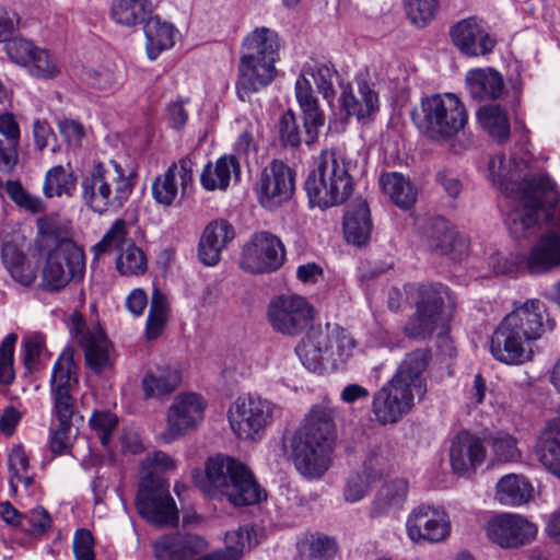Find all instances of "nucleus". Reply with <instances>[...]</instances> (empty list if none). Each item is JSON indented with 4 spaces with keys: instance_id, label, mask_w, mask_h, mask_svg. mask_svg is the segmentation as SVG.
Returning a JSON list of instances; mask_svg holds the SVG:
<instances>
[{
    "instance_id": "nucleus-24",
    "label": "nucleus",
    "mask_w": 560,
    "mask_h": 560,
    "mask_svg": "<svg viewBox=\"0 0 560 560\" xmlns=\"http://www.w3.org/2000/svg\"><path fill=\"white\" fill-rule=\"evenodd\" d=\"M487 450L483 439L467 431L457 433L451 441L448 459L453 474L470 478L485 463Z\"/></svg>"
},
{
    "instance_id": "nucleus-17",
    "label": "nucleus",
    "mask_w": 560,
    "mask_h": 560,
    "mask_svg": "<svg viewBox=\"0 0 560 560\" xmlns=\"http://www.w3.org/2000/svg\"><path fill=\"white\" fill-rule=\"evenodd\" d=\"M284 260L282 241L268 231H259L243 245L240 267L252 275L270 273L281 268Z\"/></svg>"
},
{
    "instance_id": "nucleus-35",
    "label": "nucleus",
    "mask_w": 560,
    "mask_h": 560,
    "mask_svg": "<svg viewBox=\"0 0 560 560\" xmlns=\"http://www.w3.org/2000/svg\"><path fill=\"white\" fill-rule=\"evenodd\" d=\"M534 488L523 475L503 476L495 486V499L503 505L518 506L533 498Z\"/></svg>"
},
{
    "instance_id": "nucleus-39",
    "label": "nucleus",
    "mask_w": 560,
    "mask_h": 560,
    "mask_svg": "<svg viewBox=\"0 0 560 560\" xmlns=\"http://www.w3.org/2000/svg\"><path fill=\"white\" fill-rule=\"evenodd\" d=\"M2 261L8 272L18 283L24 287L34 283L36 268L14 244H3Z\"/></svg>"
},
{
    "instance_id": "nucleus-21",
    "label": "nucleus",
    "mask_w": 560,
    "mask_h": 560,
    "mask_svg": "<svg viewBox=\"0 0 560 560\" xmlns=\"http://www.w3.org/2000/svg\"><path fill=\"white\" fill-rule=\"evenodd\" d=\"M339 105L348 117H355L359 121H365L378 112L380 96L369 71H360L352 82L342 88Z\"/></svg>"
},
{
    "instance_id": "nucleus-62",
    "label": "nucleus",
    "mask_w": 560,
    "mask_h": 560,
    "mask_svg": "<svg viewBox=\"0 0 560 560\" xmlns=\"http://www.w3.org/2000/svg\"><path fill=\"white\" fill-rule=\"evenodd\" d=\"M387 459L381 451L371 450L363 460L362 474L375 481L387 471Z\"/></svg>"
},
{
    "instance_id": "nucleus-18",
    "label": "nucleus",
    "mask_w": 560,
    "mask_h": 560,
    "mask_svg": "<svg viewBox=\"0 0 560 560\" xmlns=\"http://www.w3.org/2000/svg\"><path fill=\"white\" fill-rule=\"evenodd\" d=\"M207 401L196 393L177 395L166 412V427L160 433L162 443H172L198 428L205 418Z\"/></svg>"
},
{
    "instance_id": "nucleus-41",
    "label": "nucleus",
    "mask_w": 560,
    "mask_h": 560,
    "mask_svg": "<svg viewBox=\"0 0 560 560\" xmlns=\"http://www.w3.org/2000/svg\"><path fill=\"white\" fill-rule=\"evenodd\" d=\"M483 443L486 448H490L493 463H517L522 459L517 439L508 432L489 433L483 438Z\"/></svg>"
},
{
    "instance_id": "nucleus-5",
    "label": "nucleus",
    "mask_w": 560,
    "mask_h": 560,
    "mask_svg": "<svg viewBox=\"0 0 560 560\" xmlns=\"http://www.w3.org/2000/svg\"><path fill=\"white\" fill-rule=\"evenodd\" d=\"M280 48L278 33L266 26L255 27L243 38L235 84L241 101H247L275 81Z\"/></svg>"
},
{
    "instance_id": "nucleus-56",
    "label": "nucleus",
    "mask_w": 560,
    "mask_h": 560,
    "mask_svg": "<svg viewBox=\"0 0 560 560\" xmlns=\"http://www.w3.org/2000/svg\"><path fill=\"white\" fill-rule=\"evenodd\" d=\"M278 132L281 143L285 147L296 148L304 141L296 117L291 109L281 115L278 122Z\"/></svg>"
},
{
    "instance_id": "nucleus-57",
    "label": "nucleus",
    "mask_w": 560,
    "mask_h": 560,
    "mask_svg": "<svg viewBox=\"0 0 560 560\" xmlns=\"http://www.w3.org/2000/svg\"><path fill=\"white\" fill-rule=\"evenodd\" d=\"M488 168L491 180L506 195H512L514 188H510V185L514 186L515 184L512 183L513 175L506 166L505 156L503 154H498L492 158L489 162Z\"/></svg>"
},
{
    "instance_id": "nucleus-16",
    "label": "nucleus",
    "mask_w": 560,
    "mask_h": 560,
    "mask_svg": "<svg viewBox=\"0 0 560 560\" xmlns=\"http://www.w3.org/2000/svg\"><path fill=\"white\" fill-rule=\"evenodd\" d=\"M267 318L275 331L295 337L312 325L315 310L304 296L281 294L269 302Z\"/></svg>"
},
{
    "instance_id": "nucleus-43",
    "label": "nucleus",
    "mask_w": 560,
    "mask_h": 560,
    "mask_svg": "<svg viewBox=\"0 0 560 560\" xmlns=\"http://www.w3.org/2000/svg\"><path fill=\"white\" fill-rule=\"evenodd\" d=\"M408 483L404 479H395L382 486L371 509L373 516H378L399 508L407 498Z\"/></svg>"
},
{
    "instance_id": "nucleus-14",
    "label": "nucleus",
    "mask_w": 560,
    "mask_h": 560,
    "mask_svg": "<svg viewBox=\"0 0 560 560\" xmlns=\"http://www.w3.org/2000/svg\"><path fill=\"white\" fill-rule=\"evenodd\" d=\"M84 273V253L70 240L51 249L40 270V288L49 292L65 289L72 280H81Z\"/></svg>"
},
{
    "instance_id": "nucleus-58",
    "label": "nucleus",
    "mask_w": 560,
    "mask_h": 560,
    "mask_svg": "<svg viewBox=\"0 0 560 560\" xmlns=\"http://www.w3.org/2000/svg\"><path fill=\"white\" fill-rule=\"evenodd\" d=\"M295 100L303 113L322 109L310 80L300 74L294 84Z\"/></svg>"
},
{
    "instance_id": "nucleus-50",
    "label": "nucleus",
    "mask_w": 560,
    "mask_h": 560,
    "mask_svg": "<svg viewBox=\"0 0 560 560\" xmlns=\"http://www.w3.org/2000/svg\"><path fill=\"white\" fill-rule=\"evenodd\" d=\"M82 81L92 89L108 91L117 83L115 66L110 62L98 67L84 68Z\"/></svg>"
},
{
    "instance_id": "nucleus-63",
    "label": "nucleus",
    "mask_w": 560,
    "mask_h": 560,
    "mask_svg": "<svg viewBox=\"0 0 560 560\" xmlns=\"http://www.w3.org/2000/svg\"><path fill=\"white\" fill-rule=\"evenodd\" d=\"M141 466L144 470H148L147 474H154L155 476L176 468L174 459L161 451L149 453L141 462Z\"/></svg>"
},
{
    "instance_id": "nucleus-53",
    "label": "nucleus",
    "mask_w": 560,
    "mask_h": 560,
    "mask_svg": "<svg viewBox=\"0 0 560 560\" xmlns=\"http://www.w3.org/2000/svg\"><path fill=\"white\" fill-rule=\"evenodd\" d=\"M26 69L30 74L40 79L55 78L60 71L57 60L46 49L39 47L35 50Z\"/></svg>"
},
{
    "instance_id": "nucleus-26",
    "label": "nucleus",
    "mask_w": 560,
    "mask_h": 560,
    "mask_svg": "<svg viewBox=\"0 0 560 560\" xmlns=\"http://www.w3.org/2000/svg\"><path fill=\"white\" fill-rule=\"evenodd\" d=\"M75 340L84 351L86 365L96 374L112 370L115 357L113 347L100 326L75 327Z\"/></svg>"
},
{
    "instance_id": "nucleus-20",
    "label": "nucleus",
    "mask_w": 560,
    "mask_h": 560,
    "mask_svg": "<svg viewBox=\"0 0 560 560\" xmlns=\"http://www.w3.org/2000/svg\"><path fill=\"white\" fill-rule=\"evenodd\" d=\"M113 249L118 250L116 268L122 276H139L147 270V258L144 253L126 238V224L118 220L103 238L94 245L95 256H100Z\"/></svg>"
},
{
    "instance_id": "nucleus-45",
    "label": "nucleus",
    "mask_w": 560,
    "mask_h": 560,
    "mask_svg": "<svg viewBox=\"0 0 560 560\" xmlns=\"http://www.w3.org/2000/svg\"><path fill=\"white\" fill-rule=\"evenodd\" d=\"M481 127L502 143L508 140L510 135V122L506 113L498 105H487L479 108L477 113Z\"/></svg>"
},
{
    "instance_id": "nucleus-11",
    "label": "nucleus",
    "mask_w": 560,
    "mask_h": 560,
    "mask_svg": "<svg viewBox=\"0 0 560 560\" xmlns=\"http://www.w3.org/2000/svg\"><path fill=\"white\" fill-rule=\"evenodd\" d=\"M412 118L417 127L435 141L454 137L467 124L465 106L453 93L424 97L420 110L415 112Z\"/></svg>"
},
{
    "instance_id": "nucleus-29",
    "label": "nucleus",
    "mask_w": 560,
    "mask_h": 560,
    "mask_svg": "<svg viewBox=\"0 0 560 560\" xmlns=\"http://www.w3.org/2000/svg\"><path fill=\"white\" fill-rule=\"evenodd\" d=\"M235 237L233 226L225 220L211 221L203 230L198 244V258L205 266H215L221 253Z\"/></svg>"
},
{
    "instance_id": "nucleus-46",
    "label": "nucleus",
    "mask_w": 560,
    "mask_h": 560,
    "mask_svg": "<svg viewBox=\"0 0 560 560\" xmlns=\"http://www.w3.org/2000/svg\"><path fill=\"white\" fill-rule=\"evenodd\" d=\"M9 464V486L13 492L20 485L28 488L33 485L34 478L30 474V457L22 445H14L8 456Z\"/></svg>"
},
{
    "instance_id": "nucleus-59",
    "label": "nucleus",
    "mask_w": 560,
    "mask_h": 560,
    "mask_svg": "<svg viewBox=\"0 0 560 560\" xmlns=\"http://www.w3.org/2000/svg\"><path fill=\"white\" fill-rule=\"evenodd\" d=\"M5 51L8 57L24 68L30 65V60L33 57L37 47L30 40L24 38H12L5 42Z\"/></svg>"
},
{
    "instance_id": "nucleus-30",
    "label": "nucleus",
    "mask_w": 560,
    "mask_h": 560,
    "mask_svg": "<svg viewBox=\"0 0 560 560\" xmlns=\"http://www.w3.org/2000/svg\"><path fill=\"white\" fill-rule=\"evenodd\" d=\"M428 246L442 255H448L453 260H460L469 247L467 237L457 233L443 219H436L431 223Z\"/></svg>"
},
{
    "instance_id": "nucleus-64",
    "label": "nucleus",
    "mask_w": 560,
    "mask_h": 560,
    "mask_svg": "<svg viewBox=\"0 0 560 560\" xmlns=\"http://www.w3.org/2000/svg\"><path fill=\"white\" fill-rule=\"evenodd\" d=\"M73 553L75 560H95L94 538L90 530L81 528L75 532Z\"/></svg>"
},
{
    "instance_id": "nucleus-44",
    "label": "nucleus",
    "mask_w": 560,
    "mask_h": 560,
    "mask_svg": "<svg viewBox=\"0 0 560 560\" xmlns=\"http://www.w3.org/2000/svg\"><path fill=\"white\" fill-rule=\"evenodd\" d=\"M298 560H323L336 552L332 538L320 534H305L296 542Z\"/></svg>"
},
{
    "instance_id": "nucleus-22",
    "label": "nucleus",
    "mask_w": 560,
    "mask_h": 560,
    "mask_svg": "<svg viewBox=\"0 0 560 560\" xmlns=\"http://www.w3.org/2000/svg\"><path fill=\"white\" fill-rule=\"evenodd\" d=\"M406 530L410 540L436 544L451 534V521L444 509L429 504L415 508L407 517Z\"/></svg>"
},
{
    "instance_id": "nucleus-34",
    "label": "nucleus",
    "mask_w": 560,
    "mask_h": 560,
    "mask_svg": "<svg viewBox=\"0 0 560 560\" xmlns=\"http://www.w3.org/2000/svg\"><path fill=\"white\" fill-rule=\"evenodd\" d=\"M180 383L177 369L164 365L145 372L141 385L145 398H160L173 393Z\"/></svg>"
},
{
    "instance_id": "nucleus-25",
    "label": "nucleus",
    "mask_w": 560,
    "mask_h": 560,
    "mask_svg": "<svg viewBox=\"0 0 560 560\" xmlns=\"http://www.w3.org/2000/svg\"><path fill=\"white\" fill-rule=\"evenodd\" d=\"M450 36L454 46L468 57L485 56L495 46V38L477 18H467L455 23L450 30Z\"/></svg>"
},
{
    "instance_id": "nucleus-6",
    "label": "nucleus",
    "mask_w": 560,
    "mask_h": 560,
    "mask_svg": "<svg viewBox=\"0 0 560 560\" xmlns=\"http://www.w3.org/2000/svg\"><path fill=\"white\" fill-rule=\"evenodd\" d=\"M196 485L208 497H224L236 506L257 504L266 498V491L244 464L221 454L207 460L205 478L196 479Z\"/></svg>"
},
{
    "instance_id": "nucleus-52",
    "label": "nucleus",
    "mask_w": 560,
    "mask_h": 560,
    "mask_svg": "<svg viewBox=\"0 0 560 560\" xmlns=\"http://www.w3.org/2000/svg\"><path fill=\"white\" fill-rule=\"evenodd\" d=\"M74 425L51 423L49 428V450L55 455L68 454L77 435Z\"/></svg>"
},
{
    "instance_id": "nucleus-12",
    "label": "nucleus",
    "mask_w": 560,
    "mask_h": 560,
    "mask_svg": "<svg viewBox=\"0 0 560 560\" xmlns=\"http://www.w3.org/2000/svg\"><path fill=\"white\" fill-rule=\"evenodd\" d=\"M78 368L71 353L63 352L55 362L50 375L51 423L82 425L84 418L78 410L73 393L79 385Z\"/></svg>"
},
{
    "instance_id": "nucleus-1",
    "label": "nucleus",
    "mask_w": 560,
    "mask_h": 560,
    "mask_svg": "<svg viewBox=\"0 0 560 560\" xmlns=\"http://www.w3.org/2000/svg\"><path fill=\"white\" fill-rule=\"evenodd\" d=\"M515 198L520 205L506 220L511 234L530 236L541 217L546 231L534 245L526 265L530 272L542 273L560 265V210L556 208L560 191L548 174L539 173L517 184Z\"/></svg>"
},
{
    "instance_id": "nucleus-49",
    "label": "nucleus",
    "mask_w": 560,
    "mask_h": 560,
    "mask_svg": "<svg viewBox=\"0 0 560 560\" xmlns=\"http://www.w3.org/2000/svg\"><path fill=\"white\" fill-rule=\"evenodd\" d=\"M257 535L252 526H241L225 535V548L222 551L229 552L235 560H240L246 549L257 545Z\"/></svg>"
},
{
    "instance_id": "nucleus-47",
    "label": "nucleus",
    "mask_w": 560,
    "mask_h": 560,
    "mask_svg": "<svg viewBox=\"0 0 560 560\" xmlns=\"http://www.w3.org/2000/svg\"><path fill=\"white\" fill-rule=\"evenodd\" d=\"M301 74H304L306 78L307 75L311 77L323 97L328 103L332 102L335 97L334 79L337 75L332 65L312 61L304 65Z\"/></svg>"
},
{
    "instance_id": "nucleus-60",
    "label": "nucleus",
    "mask_w": 560,
    "mask_h": 560,
    "mask_svg": "<svg viewBox=\"0 0 560 560\" xmlns=\"http://www.w3.org/2000/svg\"><path fill=\"white\" fill-rule=\"evenodd\" d=\"M374 482L369 477L363 475L362 472H355L349 476L346 481L343 495L346 501L350 503H355L362 500L368 492L370 491V487Z\"/></svg>"
},
{
    "instance_id": "nucleus-10",
    "label": "nucleus",
    "mask_w": 560,
    "mask_h": 560,
    "mask_svg": "<svg viewBox=\"0 0 560 560\" xmlns=\"http://www.w3.org/2000/svg\"><path fill=\"white\" fill-rule=\"evenodd\" d=\"M417 312L405 326L407 336L425 339L436 334L446 336L456 299L442 283L422 284L417 290Z\"/></svg>"
},
{
    "instance_id": "nucleus-38",
    "label": "nucleus",
    "mask_w": 560,
    "mask_h": 560,
    "mask_svg": "<svg viewBox=\"0 0 560 560\" xmlns=\"http://www.w3.org/2000/svg\"><path fill=\"white\" fill-rule=\"evenodd\" d=\"M378 185L389 199L402 209L410 208L417 199V190L408 177L398 172L384 173Z\"/></svg>"
},
{
    "instance_id": "nucleus-7",
    "label": "nucleus",
    "mask_w": 560,
    "mask_h": 560,
    "mask_svg": "<svg viewBox=\"0 0 560 560\" xmlns=\"http://www.w3.org/2000/svg\"><path fill=\"white\" fill-rule=\"evenodd\" d=\"M132 172H127L115 160L97 162L80 180V197L92 212L104 214L120 210L135 188Z\"/></svg>"
},
{
    "instance_id": "nucleus-23",
    "label": "nucleus",
    "mask_w": 560,
    "mask_h": 560,
    "mask_svg": "<svg viewBox=\"0 0 560 560\" xmlns=\"http://www.w3.org/2000/svg\"><path fill=\"white\" fill-rule=\"evenodd\" d=\"M488 538L502 548H517L529 544L537 535V526L520 514L501 513L486 527Z\"/></svg>"
},
{
    "instance_id": "nucleus-33",
    "label": "nucleus",
    "mask_w": 560,
    "mask_h": 560,
    "mask_svg": "<svg viewBox=\"0 0 560 560\" xmlns=\"http://www.w3.org/2000/svg\"><path fill=\"white\" fill-rule=\"evenodd\" d=\"M536 454L548 471L560 477V419L547 424L537 442Z\"/></svg>"
},
{
    "instance_id": "nucleus-19",
    "label": "nucleus",
    "mask_w": 560,
    "mask_h": 560,
    "mask_svg": "<svg viewBox=\"0 0 560 560\" xmlns=\"http://www.w3.org/2000/svg\"><path fill=\"white\" fill-rule=\"evenodd\" d=\"M294 189L293 171L282 161L273 160L260 174L256 197L264 209L275 211L291 200Z\"/></svg>"
},
{
    "instance_id": "nucleus-31",
    "label": "nucleus",
    "mask_w": 560,
    "mask_h": 560,
    "mask_svg": "<svg viewBox=\"0 0 560 560\" xmlns=\"http://www.w3.org/2000/svg\"><path fill=\"white\" fill-rule=\"evenodd\" d=\"M241 177V166L232 154L220 156L214 163L209 162L200 174V184L207 191L225 190L232 179Z\"/></svg>"
},
{
    "instance_id": "nucleus-8",
    "label": "nucleus",
    "mask_w": 560,
    "mask_h": 560,
    "mask_svg": "<svg viewBox=\"0 0 560 560\" xmlns=\"http://www.w3.org/2000/svg\"><path fill=\"white\" fill-rule=\"evenodd\" d=\"M355 349L354 339L339 326L313 331L301 340L295 351L302 364L311 372L325 373L345 364Z\"/></svg>"
},
{
    "instance_id": "nucleus-40",
    "label": "nucleus",
    "mask_w": 560,
    "mask_h": 560,
    "mask_svg": "<svg viewBox=\"0 0 560 560\" xmlns=\"http://www.w3.org/2000/svg\"><path fill=\"white\" fill-rule=\"evenodd\" d=\"M151 12L149 0H113L109 10L112 20L126 27L143 23Z\"/></svg>"
},
{
    "instance_id": "nucleus-27",
    "label": "nucleus",
    "mask_w": 560,
    "mask_h": 560,
    "mask_svg": "<svg viewBox=\"0 0 560 560\" xmlns=\"http://www.w3.org/2000/svg\"><path fill=\"white\" fill-rule=\"evenodd\" d=\"M196 165V161L189 155L170 165L166 172L156 177L152 184L155 201L164 206L173 205L178 196L177 177L180 180L182 192L185 194L194 184Z\"/></svg>"
},
{
    "instance_id": "nucleus-2",
    "label": "nucleus",
    "mask_w": 560,
    "mask_h": 560,
    "mask_svg": "<svg viewBox=\"0 0 560 560\" xmlns=\"http://www.w3.org/2000/svg\"><path fill=\"white\" fill-rule=\"evenodd\" d=\"M555 326L556 320L547 314L542 302L527 300L515 306L494 329L490 352L499 362L522 364L532 358L533 342Z\"/></svg>"
},
{
    "instance_id": "nucleus-48",
    "label": "nucleus",
    "mask_w": 560,
    "mask_h": 560,
    "mask_svg": "<svg viewBox=\"0 0 560 560\" xmlns=\"http://www.w3.org/2000/svg\"><path fill=\"white\" fill-rule=\"evenodd\" d=\"M168 316V302L159 290H154L147 318L145 334L149 339L158 338L166 324Z\"/></svg>"
},
{
    "instance_id": "nucleus-36",
    "label": "nucleus",
    "mask_w": 560,
    "mask_h": 560,
    "mask_svg": "<svg viewBox=\"0 0 560 560\" xmlns=\"http://www.w3.org/2000/svg\"><path fill=\"white\" fill-rule=\"evenodd\" d=\"M343 233L346 240L355 246H361L370 240L372 221L365 201H359L347 211L343 220Z\"/></svg>"
},
{
    "instance_id": "nucleus-61",
    "label": "nucleus",
    "mask_w": 560,
    "mask_h": 560,
    "mask_svg": "<svg viewBox=\"0 0 560 560\" xmlns=\"http://www.w3.org/2000/svg\"><path fill=\"white\" fill-rule=\"evenodd\" d=\"M304 128V143L312 145L318 141L319 131L325 125V113L323 109L302 114Z\"/></svg>"
},
{
    "instance_id": "nucleus-13",
    "label": "nucleus",
    "mask_w": 560,
    "mask_h": 560,
    "mask_svg": "<svg viewBox=\"0 0 560 560\" xmlns=\"http://www.w3.org/2000/svg\"><path fill=\"white\" fill-rule=\"evenodd\" d=\"M279 407L272 401L257 395L236 398L228 410V420L233 433L244 441L262 438L272 423Z\"/></svg>"
},
{
    "instance_id": "nucleus-32",
    "label": "nucleus",
    "mask_w": 560,
    "mask_h": 560,
    "mask_svg": "<svg viewBox=\"0 0 560 560\" xmlns=\"http://www.w3.org/2000/svg\"><path fill=\"white\" fill-rule=\"evenodd\" d=\"M465 81L470 96L478 101L499 98L504 88L502 75L492 68L471 69Z\"/></svg>"
},
{
    "instance_id": "nucleus-37",
    "label": "nucleus",
    "mask_w": 560,
    "mask_h": 560,
    "mask_svg": "<svg viewBox=\"0 0 560 560\" xmlns=\"http://www.w3.org/2000/svg\"><path fill=\"white\" fill-rule=\"evenodd\" d=\"M145 49L150 60H155L163 51L175 44L177 30L170 23L158 18L150 19L144 27Z\"/></svg>"
},
{
    "instance_id": "nucleus-15",
    "label": "nucleus",
    "mask_w": 560,
    "mask_h": 560,
    "mask_svg": "<svg viewBox=\"0 0 560 560\" xmlns=\"http://www.w3.org/2000/svg\"><path fill=\"white\" fill-rule=\"evenodd\" d=\"M136 506L139 514L152 524L175 526L178 523V511L170 493V485L161 476L147 474L141 479Z\"/></svg>"
},
{
    "instance_id": "nucleus-3",
    "label": "nucleus",
    "mask_w": 560,
    "mask_h": 560,
    "mask_svg": "<svg viewBox=\"0 0 560 560\" xmlns=\"http://www.w3.org/2000/svg\"><path fill=\"white\" fill-rule=\"evenodd\" d=\"M334 418V408L316 405L291 439L293 465L307 480L320 479L331 465L336 440Z\"/></svg>"
},
{
    "instance_id": "nucleus-4",
    "label": "nucleus",
    "mask_w": 560,
    "mask_h": 560,
    "mask_svg": "<svg viewBox=\"0 0 560 560\" xmlns=\"http://www.w3.org/2000/svg\"><path fill=\"white\" fill-rule=\"evenodd\" d=\"M429 359L428 350L418 349L408 353L392 380L374 394L372 411L378 423L397 422L410 411L416 399L423 398L427 392L423 373Z\"/></svg>"
},
{
    "instance_id": "nucleus-51",
    "label": "nucleus",
    "mask_w": 560,
    "mask_h": 560,
    "mask_svg": "<svg viewBox=\"0 0 560 560\" xmlns=\"http://www.w3.org/2000/svg\"><path fill=\"white\" fill-rule=\"evenodd\" d=\"M405 10L410 22L418 26H427L438 13L439 0H404Z\"/></svg>"
},
{
    "instance_id": "nucleus-55",
    "label": "nucleus",
    "mask_w": 560,
    "mask_h": 560,
    "mask_svg": "<svg viewBox=\"0 0 560 560\" xmlns=\"http://www.w3.org/2000/svg\"><path fill=\"white\" fill-rule=\"evenodd\" d=\"M16 339V334H9L0 346V384L2 385H10L15 377L13 354Z\"/></svg>"
},
{
    "instance_id": "nucleus-9",
    "label": "nucleus",
    "mask_w": 560,
    "mask_h": 560,
    "mask_svg": "<svg viewBox=\"0 0 560 560\" xmlns=\"http://www.w3.org/2000/svg\"><path fill=\"white\" fill-rule=\"evenodd\" d=\"M305 190L312 207L326 209L345 202L353 190L345 161L335 152H322L305 180Z\"/></svg>"
},
{
    "instance_id": "nucleus-54",
    "label": "nucleus",
    "mask_w": 560,
    "mask_h": 560,
    "mask_svg": "<svg viewBox=\"0 0 560 560\" xmlns=\"http://www.w3.org/2000/svg\"><path fill=\"white\" fill-rule=\"evenodd\" d=\"M117 422V417L107 410H95L89 419L91 430L97 434L102 445L105 447L109 445L110 436Z\"/></svg>"
},
{
    "instance_id": "nucleus-28",
    "label": "nucleus",
    "mask_w": 560,
    "mask_h": 560,
    "mask_svg": "<svg viewBox=\"0 0 560 560\" xmlns=\"http://www.w3.org/2000/svg\"><path fill=\"white\" fill-rule=\"evenodd\" d=\"M208 547L203 537L191 533L162 535L152 546L156 560H192Z\"/></svg>"
},
{
    "instance_id": "nucleus-42",
    "label": "nucleus",
    "mask_w": 560,
    "mask_h": 560,
    "mask_svg": "<svg viewBox=\"0 0 560 560\" xmlns=\"http://www.w3.org/2000/svg\"><path fill=\"white\" fill-rule=\"evenodd\" d=\"M75 188L77 177L70 167L56 165L46 172L43 183V194L46 198L72 197Z\"/></svg>"
}]
</instances>
